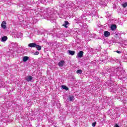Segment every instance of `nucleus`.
Returning a JSON list of instances; mask_svg holds the SVG:
<instances>
[{"label": "nucleus", "mask_w": 127, "mask_h": 127, "mask_svg": "<svg viewBox=\"0 0 127 127\" xmlns=\"http://www.w3.org/2000/svg\"><path fill=\"white\" fill-rule=\"evenodd\" d=\"M54 9L53 8H46L44 11V16L46 18V17L48 19V20H51V19H53V13Z\"/></svg>", "instance_id": "f257e3e1"}, {"label": "nucleus", "mask_w": 127, "mask_h": 127, "mask_svg": "<svg viewBox=\"0 0 127 127\" xmlns=\"http://www.w3.org/2000/svg\"><path fill=\"white\" fill-rule=\"evenodd\" d=\"M83 55H84V52L80 51L79 53H78L76 57V58H82V57H83Z\"/></svg>", "instance_id": "f03ea898"}, {"label": "nucleus", "mask_w": 127, "mask_h": 127, "mask_svg": "<svg viewBox=\"0 0 127 127\" xmlns=\"http://www.w3.org/2000/svg\"><path fill=\"white\" fill-rule=\"evenodd\" d=\"M1 26L2 28H3V29H5V28H6V22H5V21H3L1 24Z\"/></svg>", "instance_id": "7ed1b4c3"}, {"label": "nucleus", "mask_w": 127, "mask_h": 127, "mask_svg": "<svg viewBox=\"0 0 127 127\" xmlns=\"http://www.w3.org/2000/svg\"><path fill=\"white\" fill-rule=\"evenodd\" d=\"M64 64H65V61H61L58 63V65L59 66V67H63V66H64Z\"/></svg>", "instance_id": "20e7f679"}, {"label": "nucleus", "mask_w": 127, "mask_h": 127, "mask_svg": "<svg viewBox=\"0 0 127 127\" xmlns=\"http://www.w3.org/2000/svg\"><path fill=\"white\" fill-rule=\"evenodd\" d=\"M15 35L17 38H19L22 36V34L20 32H17L15 33Z\"/></svg>", "instance_id": "39448f33"}, {"label": "nucleus", "mask_w": 127, "mask_h": 127, "mask_svg": "<svg viewBox=\"0 0 127 127\" xmlns=\"http://www.w3.org/2000/svg\"><path fill=\"white\" fill-rule=\"evenodd\" d=\"M28 47H31V48H33L36 46V44L34 43H30L28 45Z\"/></svg>", "instance_id": "423d86ee"}, {"label": "nucleus", "mask_w": 127, "mask_h": 127, "mask_svg": "<svg viewBox=\"0 0 127 127\" xmlns=\"http://www.w3.org/2000/svg\"><path fill=\"white\" fill-rule=\"evenodd\" d=\"M110 35H111V33L109 31H106L104 32V36H105V37H109Z\"/></svg>", "instance_id": "0eeeda50"}, {"label": "nucleus", "mask_w": 127, "mask_h": 127, "mask_svg": "<svg viewBox=\"0 0 127 127\" xmlns=\"http://www.w3.org/2000/svg\"><path fill=\"white\" fill-rule=\"evenodd\" d=\"M25 80H26V81H27L28 82H30V81H31L32 80V76H26L25 77Z\"/></svg>", "instance_id": "6e6552de"}, {"label": "nucleus", "mask_w": 127, "mask_h": 127, "mask_svg": "<svg viewBox=\"0 0 127 127\" xmlns=\"http://www.w3.org/2000/svg\"><path fill=\"white\" fill-rule=\"evenodd\" d=\"M6 40H7V37L3 36L1 38V41H2V42H5Z\"/></svg>", "instance_id": "1a4fd4ad"}, {"label": "nucleus", "mask_w": 127, "mask_h": 127, "mask_svg": "<svg viewBox=\"0 0 127 127\" xmlns=\"http://www.w3.org/2000/svg\"><path fill=\"white\" fill-rule=\"evenodd\" d=\"M74 96H69L68 97L67 100H69V101H74Z\"/></svg>", "instance_id": "9d476101"}, {"label": "nucleus", "mask_w": 127, "mask_h": 127, "mask_svg": "<svg viewBox=\"0 0 127 127\" xmlns=\"http://www.w3.org/2000/svg\"><path fill=\"white\" fill-rule=\"evenodd\" d=\"M68 53H69V55H71V56L75 55V51L68 50Z\"/></svg>", "instance_id": "9b49d317"}, {"label": "nucleus", "mask_w": 127, "mask_h": 127, "mask_svg": "<svg viewBox=\"0 0 127 127\" xmlns=\"http://www.w3.org/2000/svg\"><path fill=\"white\" fill-rule=\"evenodd\" d=\"M28 59H29V58L28 57L25 56L23 58V62H26V61H27Z\"/></svg>", "instance_id": "f8f14e48"}, {"label": "nucleus", "mask_w": 127, "mask_h": 127, "mask_svg": "<svg viewBox=\"0 0 127 127\" xmlns=\"http://www.w3.org/2000/svg\"><path fill=\"white\" fill-rule=\"evenodd\" d=\"M35 47L36 49L38 50L39 51L41 50V46L36 44Z\"/></svg>", "instance_id": "ddd939ff"}, {"label": "nucleus", "mask_w": 127, "mask_h": 127, "mask_svg": "<svg viewBox=\"0 0 127 127\" xmlns=\"http://www.w3.org/2000/svg\"><path fill=\"white\" fill-rule=\"evenodd\" d=\"M111 28V30H115V29H117V26L116 25H112Z\"/></svg>", "instance_id": "4468645a"}, {"label": "nucleus", "mask_w": 127, "mask_h": 127, "mask_svg": "<svg viewBox=\"0 0 127 127\" xmlns=\"http://www.w3.org/2000/svg\"><path fill=\"white\" fill-rule=\"evenodd\" d=\"M68 24H69V22L67 21H64V23L63 24V26H64V27H66V28H67V27H68V26H67Z\"/></svg>", "instance_id": "2eb2a0df"}, {"label": "nucleus", "mask_w": 127, "mask_h": 127, "mask_svg": "<svg viewBox=\"0 0 127 127\" xmlns=\"http://www.w3.org/2000/svg\"><path fill=\"white\" fill-rule=\"evenodd\" d=\"M62 88H63V89H64V90H66V91L68 90L69 88H68V87L65 85H62Z\"/></svg>", "instance_id": "dca6fc26"}, {"label": "nucleus", "mask_w": 127, "mask_h": 127, "mask_svg": "<svg viewBox=\"0 0 127 127\" xmlns=\"http://www.w3.org/2000/svg\"><path fill=\"white\" fill-rule=\"evenodd\" d=\"M77 74H82V70L79 69L76 71Z\"/></svg>", "instance_id": "f3484780"}, {"label": "nucleus", "mask_w": 127, "mask_h": 127, "mask_svg": "<svg viewBox=\"0 0 127 127\" xmlns=\"http://www.w3.org/2000/svg\"><path fill=\"white\" fill-rule=\"evenodd\" d=\"M122 6H123V7H127V2L122 4Z\"/></svg>", "instance_id": "a211bd4d"}, {"label": "nucleus", "mask_w": 127, "mask_h": 127, "mask_svg": "<svg viewBox=\"0 0 127 127\" xmlns=\"http://www.w3.org/2000/svg\"><path fill=\"white\" fill-rule=\"evenodd\" d=\"M96 125H97V122H94L92 124V126L93 127H95Z\"/></svg>", "instance_id": "6ab92c4d"}, {"label": "nucleus", "mask_w": 127, "mask_h": 127, "mask_svg": "<svg viewBox=\"0 0 127 127\" xmlns=\"http://www.w3.org/2000/svg\"><path fill=\"white\" fill-rule=\"evenodd\" d=\"M42 2L44 4H46V3H47V2H46V0H42Z\"/></svg>", "instance_id": "aec40b11"}, {"label": "nucleus", "mask_w": 127, "mask_h": 127, "mask_svg": "<svg viewBox=\"0 0 127 127\" xmlns=\"http://www.w3.org/2000/svg\"><path fill=\"white\" fill-rule=\"evenodd\" d=\"M81 18L82 19H86V18L85 17V15H82Z\"/></svg>", "instance_id": "412c9836"}, {"label": "nucleus", "mask_w": 127, "mask_h": 127, "mask_svg": "<svg viewBox=\"0 0 127 127\" xmlns=\"http://www.w3.org/2000/svg\"><path fill=\"white\" fill-rule=\"evenodd\" d=\"M38 54H39V52L36 51L35 53H34V55H38Z\"/></svg>", "instance_id": "4be33fe9"}, {"label": "nucleus", "mask_w": 127, "mask_h": 127, "mask_svg": "<svg viewBox=\"0 0 127 127\" xmlns=\"http://www.w3.org/2000/svg\"><path fill=\"white\" fill-rule=\"evenodd\" d=\"M116 52H117V53H118V54H121V53H122V52L120 51H116Z\"/></svg>", "instance_id": "5701e85b"}, {"label": "nucleus", "mask_w": 127, "mask_h": 127, "mask_svg": "<svg viewBox=\"0 0 127 127\" xmlns=\"http://www.w3.org/2000/svg\"><path fill=\"white\" fill-rule=\"evenodd\" d=\"M124 44H125V45H126V46H127V41H125Z\"/></svg>", "instance_id": "b1692460"}, {"label": "nucleus", "mask_w": 127, "mask_h": 127, "mask_svg": "<svg viewBox=\"0 0 127 127\" xmlns=\"http://www.w3.org/2000/svg\"><path fill=\"white\" fill-rule=\"evenodd\" d=\"M114 127H120V126L119 125H118V124H116L115 126H114Z\"/></svg>", "instance_id": "393cba45"}, {"label": "nucleus", "mask_w": 127, "mask_h": 127, "mask_svg": "<svg viewBox=\"0 0 127 127\" xmlns=\"http://www.w3.org/2000/svg\"><path fill=\"white\" fill-rule=\"evenodd\" d=\"M47 1H48L49 2H51V3H53L52 1L47 0Z\"/></svg>", "instance_id": "a878e982"}, {"label": "nucleus", "mask_w": 127, "mask_h": 127, "mask_svg": "<svg viewBox=\"0 0 127 127\" xmlns=\"http://www.w3.org/2000/svg\"><path fill=\"white\" fill-rule=\"evenodd\" d=\"M55 127H57L56 126H55Z\"/></svg>", "instance_id": "bb28decb"}]
</instances>
